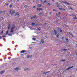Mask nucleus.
<instances>
[{"mask_svg":"<svg viewBox=\"0 0 77 77\" xmlns=\"http://www.w3.org/2000/svg\"><path fill=\"white\" fill-rule=\"evenodd\" d=\"M70 9H71V10H73V8H70Z\"/></svg>","mask_w":77,"mask_h":77,"instance_id":"ea45409f","label":"nucleus"},{"mask_svg":"<svg viewBox=\"0 0 77 77\" xmlns=\"http://www.w3.org/2000/svg\"><path fill=\"white\" fill-rule=\"evenodd\" d=\"M44 40L43 39H41L40 44L41 45H42L44 44Z\"/></svg>","mask_w":77,"mask_h":77,"instance_id":"7ed1b4c3","label":"nucleus"},{"mask_svg":"<svg viewBox=\"0 0 77 77\" xmlns=\"http://www.w3.org/2000/svg\"><path fill=\"white\" fill-rule=\"evenodd\" d=\"M65 26L66 27H68V26H67L65 24Z\"/></svg>","mask_w":77,"mask_h":77,"instance_id":"79ce46f5","label":"nucleus"},{"mask_svg":"<svg viewBox=\"0 0 77 77\" xmlns=\"http://www.w3.org/2000/svg\"><path fill=\"white\" fill-rule=\"evenodd\" d=\"M58 14H59V15H60V12H59Z\"/></svg>","mask_w":77,"mask_h":77,"instance_id":"4d7b16f0","label":"nucleus"},{"mask_svg":"<svg viewBox=\"0 0 77 77\" xmlns=\"http://www.w3.org/2000/svg\"><path fill=\"white\" fill-rule=\"evenodd\" d=\"M3 37H6L5 36V35H4V36H3Z\"/></svg>","mask_w":77,"mask_h":77,"instance_id":"338daca9","label":"nucleus"},{"mask_svg":"<svg viewBox=\"0 0 77 77\" xmlns=\"http://www.w3.org/2000/svg\"><path fill=\"white\" fill-rule=\"evenodd\" d=\"M12 11L11 10L10 11V13H8V14H11V12Z\"/></svg>","mask_w":77,"mask_h":77,"instance_id":"72a5a7b5","label":"nucleus"},{"mask_svg":"<svg viewBox=\"0 0 77 77\" xmlns=\"http://www.w3.org/2000/svg\"><path fill=\"white\" fill-rule=\"evenodd\" d=\"M50 72V71L46 72V73H48V72Z\"/></svg>","mask_w":77,"mask_h":77,"instance_id":"13d9d810","label":"nucleus"},{"mask_svg":"<svg viewBox=\"0 0 77 77\" xmlns=\"http://www.w3.org/2000/svg\"><path fill=\"white\" fill-rule=\"evenodd\" d=\"M12 6V5H10L9 7L10 8H11Z\"/></svg>","mask_w":77,"mask_h":77,"instance_id":"2f4dec72","label":"nucleus"},{"mask_svg":"<svg viewBox=\"0 0 77 77\" xmlns=\"http://www.w3.org/2000/svg\"><path fill=\"white\" fill-rule=\"evenodd\" d=\"M19 15H20V14L18 13V12H17L15 14L14 16H16V15H17V16H19Z\"/></svg>","mask_w":77,"mask_h":77,"instance_id":"6e6552de","label":"nucleus"},{"mask_svg":"<svg viewBox=\"0 0 77 77\" xmlns=\"http://www.w3.org/2000/svg\"><path fill=\"white\" fill-rule=\"evenodd\" d=\"M24 7V8H26L27 7V5H25Z\"/></svg>","mask_w":77,"mask_h":77,"instance_id":"8fccbe9b","label":"nucleus"},{"mask_svg":"<svg viewBox=\"0 0 77 77\" xmlns=\"http://www.w3.org/2000/svg\"><path fill=\"white\" fill-rule=\"evenodd\" d=\"M66 61V60H62V62H65Z\"/></svg>","mask_w":77,"mask_h":77,"instance_id":"7c9ffc66","label":"nucleus"},{"mask_svg":"<svg viewBox=\"0 0 77 77\" xmlns=\"http://www.w3.org/2000/svg\"><path fill=\"white\" fill-rule=\"evenodd\" d=\"M66 1H63V3H65H65H66Z\"/></svg>","mask_w":77,"mask_h":77,"instance_id":"37998d69","label":"nucleus"},{"mask_svg":"<svg viewBox=\"0 0 77 77\" xmlns=\"http://www.w3.org/2000/svg\"><path fill=\"white\" fill-rule=\"evenodd\" d=\"M3 17H1V18L2 19H3Z\"/></svg>","mask_w":77,"mask_h":77,"instance_id":"e2e57ef3","label":"nucleus"},{"mask_svg":"<svg viewBox=\"0 0 77 77\" xmlns=\"http://www.w3.org/2000/svg\"><path fill=\"white\" fill-rule=\"evenodd\" d=\"M5 5L6 6H8L9 5V4L8 3V2H7L5 4Z\"/></svg>","mask_w":77,"mask_h":77,"instance_id":"412c9836","label":"nucleus"},{"mask_svg":"<svg viewBox=\"0 0 77 77\" xmlns=\"http://www.w3.org/2000/svg\"><path fill=\"white\" fill-rule=\"evenodd\" d=\"M29 48H30V49H31V48H31L30 46H29Z\"/></svg>","mask_w":77,"mask_h":77,"instance_id":"6e6d98bb","label":"nucleus"},{"mask_svg":"<svg viewBox=\"0 0 77 77\" xmlns=\"http://www.w3.org/2000/svg\"><path fill=\"white\" fill-rule=\"evenodd\" d=\"M48 5H49V6H50V5H51V4H50V3H48Z\"/></svg>","mask_w":77,"mask_h":77,"instance_id":"473e14b6","label":"nucleus"},{"mask_svg":"<svg viewBox=\"0 0 77 77\" xmlns=\"http://www.w3.org/2000/svg\"><path fill=\"white\" fill-rule=\"evenodd\" d=\"M15 26L14 25H13L12 26L10 31V32L11 33H12L14 32V28H15Z\"/></svg>","mask_w":77,"mask_h":77,"instance_id":"f257e3e1","label":"nucleus"},{"mask_svg":"<svg viewBox=\"0 0 77 77\" xmlns=\"http://www.w3.org/2000/svg\"><path fill=\"white\" fill-rule=\"evenodd\" d=\"M57 38H60V36H59V35L58 34L56 35Z\"/></svg>","mask_w":77,"mask_h":77,"instance_id":"f3484780","label":"nucleus"},{"mask_svg":"<svg viewBox=\"0 0 77 77\" xmlns=\"http://www.w3.org/2000/svg\"><path fill=\"white\" fill-rule=\"evenodd\" d=\"M5 72V71L3 70L2 71L0 72V74H3Z\"/></svg>","mask_w":77,"mask_h":77,"instance_id":"ddd939ff","label":"nucleus"},{"mask_svg":"<svg viewBox=\"0 0 77 77\" xmlns=\"http://www.w3.org/2000/svg\"><path fill=\"white\" fill-rule=\"evenodd\" d=\"M72 16L73 17V20H77V18L76 17V16L75 15H72Z\"/></svg>","mask_w":77,"mask_h":77,"instance_id":"f03ea898","label":"nucleus"},{"mask_svg":"<svg viewBox=\"0 0 77 77\" xmlns=\"http://www.w3.org/2000/svg\"><path fill=\"white\" fill-rule=\"evenodd\" d=\"M73 66H71V67H69L67 68L66 69V70L67 71V70H69V69H71V68H73Z\"/></svg>","mask_w":77,"mask_h":77,"instance_id":"423d86ee","label":"nucleus"},{"mask_svg":"<svg viewBox=\"0 0 77 77\" xmlns=\"http://www.w3.org/2000/svg\"><path fill=\"white\" fill-rule=\"evenodd\" d=\"M27 57V58H28V59H29V58H31V57H32V56L31 55H29Z\"/></svg>","mask_w":77,"mask_h":77,"instance_id":"2eb2a0df","label":"nucleus"},{"mask_svg":"<svg viewBox=\"0 0 77 77\" xmlns=\"http://www.w3.org/2000/svg\"><path fill=\"white\" fill-rule=\"evenodd\" d=\"M41 14H42V13H39L38 15H41Z\"/></svg>","mask_w":77,"mask_h":77,"instance_id":"4c0bfd02","label":"nucleus"},{"mask_svg":"<svg viewBox=\"0 0 77 77\" xmlns=\"http://www.w3.org/2000/svg\"><path fill=\"white\" fill-rule=\"evenodd\" d=\"M25 52H26V51L25 50H23L20 52V53H25Z\"/></svg>","mask_w":77,"mask_h":77,"instance_id":"9d476101","label":"nucleus"},{"mask_svg":"<svg viewBox=\"0 0 77 77\" xmlns=\"http://www.w3.org/2000/svg\"><path fill=\"white\" fill-rule=\"evenodd\" d=\"M58 9H59L60 10H62V8H58Z\"/></svg>","mask_w":77,"mask_h":77,"instance_id":"f704fd0d","label":"nucleus"},{"mask_svg":"<svg viewBox=\"0 0 77 77\" xmlns=\"http://www.w3.org/2000/svg\"><path fill=\"white\" fill-rule=\"evenodd\" d=\"M15 13V10H14L11 13L12 14H11V15H13V14H14Z\"/></svg>","mask_w":77,"mask_h":77,"instance_id":"f8f14e48","label":"nucleus"},{"mask_svg":"<svg viewBox=\"0 0 77 77\" xmlns=\"http://www.w3.org/2000/svg\"><path fill=\"white\" fill-rule=\"evenodd\" d=\"M61 3H63V1L61 2Z\"/></svg>","mask_w":77,"mask_h":77,"instance_id":"0e129e2a","label":"nucleus"},{"mask_svg":"<svg viewBox=\"0 0 77 77\" xmlns=\"http://www.w3.org/2000/svg\"><path fill=\"white\" fill-rule=\"evenodd\" d=\"M54 35H57V31L56 30H54Z\"/></svg>","mask_w":77,"mask_h":77,"instance_id":"20e7f679","label":"nucleus"},{"mask_svg":"<svg viewBox=\"0 0 77 77\" xmlns=\"http://www.w3.org/2000/svg\"><path fill=\"white\" fill-rule=\"evenodd\" d=\"M67 49H64L63 50V51H66V50H67Z\"/></svg>","mask_w":77,"mask_h":77,"instance_id":"58836bf2","label":"nucleus"},{"mask_svg":"<svg viewBox=\"0 0 77 77\" xmlns=\"http://www.w3.org/2000/svg\"><path fill=\"white\" fill-rule=\"evenodd\" d=\"M57 15V16L58 17H59V15H58V14H56Z\"/></svg>","mask_w":77,"mask_h":77,"instance_id":"a18cd8bd","label":"nucleus"},{"mask_svg":"<svg viewBox=\"0 0 77 77\" xmlns=\"http://www.w3.org/2000/svg\"><path fill=\"white\" fill-rule=\"evenodd\" d=\"M37 29L38 30H39V31H40V30H41V29H40L39 28H37Z\"/></svg>","mask_w":77,"mask_h":77,"instance_id":"a878e982","label":"nucleus"},{"mask_svg":"<svg viewBox=\"0 0 77 77\" xmlns=\"http://www.w3.org/2000/svg\"><path fill=\"white\" fill-rule=\"evenodd\" d=\"M33 8H35V6H33Z\"/></svg>","mask_w":77,"mask_h":77,"instance_id":"bf43d9fd","label":"nucleus"},{"mask_svg":"<svg viewBox=\"0 0 77 77\" xmlns=\"http://www.w3.org/2000/svg\"><path fill=\"white\" fill-rule=\"evenodd\" d=\"M32 43H34V44H36L37 43L36 42H33Z\"/></svg>","mask_w":77,"mask_h":77,"instance_id":"09e8293b","label":"nucleus"},{"mask_svg":"<svg viewBox=\"0 0 77 77\" xmlns=\"http://www.w3.org/2000/svg\"><path fill=\"white\" fill-rule=\"evenodd\" d=\"M33 18H36V16L35 15H34L32 16Z\"/></svg>","mask_w":77,"mask_h":77,"instance_id":"aec40b11","label":"nucleus"},{"mask_svg":"<svg viewBox=\"0 0 77 77\" xmlns=\"http://www.w3.org/2000/svg\"><path fill=\"white\" fill-rule=\"evenodd\" d=\"M57 8H59V7H60V6H57Z\"/></svg>","mask_w":77,"mask_h":77,"instance_id":"052dcab7","label":"nucleus"},{"mask_svg":"<svg viewBox=\"0 0 77 77\" xmlns=\"http://www.w3.org/2000/svg\"><path fill=\"white\" fill-rule=\"evenodd\" d=\"M56 4L57 5H58V6H60V3H59L58 2L56 3Z\"/></svg>","mask_w":77,"mask_h":77,"instance_id":"a211bd4d","label":"nucleus"},{"mask_svg":"<svg viewBox=\"0 0 77 77\" xmlns=\"http://www.w3.org/2000/svg\"><path fill=\"white\" fill-rule=\"evenodd\" d=\"M3 31H2L1 33H0L1 35H2L3 34Z\"/></svg>","mask_w":77,"mask_h":77,"instance_id":"c85d7f7f","label":"nucleus"},{"mask_svg":"<svg viewBox=\"0 0 77 77\" xmlns=\"http://www.w3.org/2000/svg\"><path fill=\"white\" fill-rule=\"evenodd\" d=\"M37 11H44V9L42 8H37Z\"/></svg>","mask_w":77,"mask_h":77,"instance_id":"0eeeda50","label":"nucleus"},{"mask_svg":"<svg viewBox=\"0 0 77 77\" xmlns=\"http://www.w3.org/2000/svg\"><path fill=\"white\" fill-rule=\"evenodd\" d=\"M47 1H44V3H47Z\"/></svg>","mask_w":77,"mask_h":77,"instance_id":"e433bc0d","label":"nucleus"},{"mask_svg":"<svg viewBox=\"0 0 77 77\" xmlns=\"http://www.w3.org/2000/svg\"><path fill=\"white\" fill-rule=\"evenodd\" d=\"M33 17L31 18V20L32 19H33Z\"/></svg>","mask_w":77,"mask_h":77,"instance_id":"5fc2aeb1","label":"nucleus"},{"mask_svg":"<svg viewBox=\"0 0 77 77\" xmlns=\"http://www.w3.org/2000/svg\"><path fill=\"white\" fill-rule=\"evenodd\" d=\"M53 11H56V10H55V9H53Z\"/></svg>","mask_w":77,"mask_h":77,"instance_id":"3c124183","label":"nucleus"},{"mask_svg":"<svg viewBox=\"0 0 77 77\" xmlns=\"http://www.w3.org/2000/svg\"><path fill=\"white\" fill-rule=\"evenodd\" d=\"M43 2V1H42V0L41 1V2Z\"/></svg>","mask_w":77,"mask_h":77,"instance_id":"680f3d73","label":"nucleus"},{"mask_svg":"<svg viewBox=\"0 0 77 77\" xmlns=\"http://www.w3.org/2000/svg\"><path fill=\"white\" fill-rule=\"evenodd\" d=\"M62 39L64 40V38L63 37H62Z\"/></svg>","mask_w":77,"mask_h":77,"instance_id":"c03bdc74","label":"nucleus"},{"mask_svg":"<svg viewBox=\"0 0 77 77\" xmlns=\"http://www.w3.org/2000/svg\"><path fill=\"white\" fill-rule=\"evenodd\" d=\"M31 24L32 25H35V23H32Z\"/></svg>","mask_w":77,"mask_h":77,"instance_id":"bb28decb","label":"nucleus"},{"mask_svg":"<svg viewBox=\"0 0 77 77\" xmlns=\"http://www.w3.org/2000/svg\"><path fill=\"white\" fill-rule=\"evenodd\" d=\"M30 69L29 68H26V69H24V71H29Z\"/></svg>","mask_w":77,"mask_h":77,"instance_id":"9b49d317","label":"nucleus"},{"mask_svg":"<svg viewBox=\"0 0 77 77\" xmlns=\"http://www.w3.org/2000/svg\"><path fill=\"white\" fill-rule=\"evenodd\" d=\"M38 26V25L37 24H35V26Z\"/></svg>","mask_w":77,"mask_h":77,"instance_id":"c9c22d12","label":"nucleus"},{"mask_svg":"<svg viewBox=\"0 0 77 77\" xmlns=\"http://www.w3.org/2000/svg\"><path fill=\"white\" fill-rule=\"evenodd\" d=\"M76 70L77 71V69H76Z\"/></svg>","mask_w":77,"mask_h":77,"instance_id":"774afa93","label":"nucleus"},{"mask_svg":"<svg viewBox=\"0 0 77 77\" xmlns=\"http://www.w3.org/2000/svg\"><path fill=\"white\" fill-rule=\"evenodd\" d=\"M9 14H8L7 16V17H9Z\"/></svg>","mask_w":77,"mask_h":77,"instance_id":"864d4df0","label":"nucleus"},{"mask_svg":"<svg viewBox=\"0 0 77 77\" xmlns=\"http://www.w3.org/2000/svg\"><path fill=\"white\" fill-rule=\"evenodd\" d=\"M66 40V41H69V40H68V39L67 38H65Z\"/></svg>","mask_w":77,"mask_h":77,"instance_id":"5701e85b","label":"nucleus"},{"mask_svg":"<svg viewBox=\"0 0 77 77\" xmlns=\"http://www.w3.org/2000/svg\"><path fill=\"white\" fill-rule=\"evenodd\" d=\"M0 39H2V37L0 36Z\"/></svg>","mask_w":77,"mask_h":77,"instance_id":"603ef678","label":"nucleus"},{"mask_svg":"<svg viewBox=\"0 0 77 77\" xmlns=\"http://www.w3.org/2000/svg\"><path fill=\"white\" fill-rule=\"evenodd\" d=\"M47 73L46 72H44V74H45V75H46V73Z\"/></svg>","mask_w":77,"mask_h":77,"instance_id":"de8ad7c7","label":"nucleus"},{"mask_svg":"<svg viewBox=\"0 0 77 77\" xmlns=\"http://www.w3.org/2000/svg\"><path fill=\"white\" fill-rule=\"evenodd\" d=\"M63 19H65V17H63Z\"/></svg>","mask_w":77,"mask_h":77,"instance_id":"69168bd1","label":"nucleus"},{"mask_svg":"<svg viewBox=\"0 0 77 77\" xmlns=\"http://www.w3.org/2000/svg\"><path fill=\"white\" fill-rule=\"evenodd\" d=\"M57 29H58V30H59V32H61V33H62V30H61V29H60V28L59 27H58Z\"/></svg>","mask_w":77,"mask_h":77,"instance_id":"39448f33","label":"nucleus"},{"mask_svg":"<svg viewBox=\"0 0 77 77\" xmlns=\"http://www.w3.org/2000/svg\"><path fill=\"white\" fill-rule=\"evenodd\" d=\"M69 35H70L71 36H72V37H73V35H72V33H71L70 32H69Z\"/></svg>","mask_w":77,"mask_h":77,"instance_id":"dca6fc26","label":"nucleus"},{"mask_svg":"<svg viewBox=\"0 0 77 77\" xmlns=\"http://www.w3.org/2000/svg\"><path fill=\"white\" fill-rule=\"evenodd\" d=\"M62 10H63V11H65V8H62Z\"/></svg>","mask_w":77,"mask_h":77,"instance_id":"a19ab883","label":"nucleus"},{"mask_svg":"<svg viewBox=\"0 0 77 77\" xmlns=\"http://www.w3.org/2000/svg\"><path fill=\"white\" fill-rule=\"evenodd\" d=\"M38 7H39V8H41V6H42V5H41L40 4H38Z\"/></svg>","mask_w":77,"mask_h":77,"instance_id":"b1692460","label":"nucleus"},{"mask_svg":"<svg viewBox=\"0 0 77 77\" xmlns=\"http://www.w3.org/2000/svg\"><path fill=\"white\" fill-rule=\"evenodd\" d=\"M11 24H10L8 26V30H10V28H11Z\"/></svg>","mask_w":77,"mask_h":77,"instance_id":"4468645a","label":"nucleus"},{"mask_svg":"<svg viewBox=\"0 0 77 77\" xmlns=\"http://www.w3.org/2000/svg\"><path fill=\"white\" fill-rule=\"evenodd\" d=\"M14 71H18L19 70V69L17 67V68H14Z\"/></svg>","mask_w":77,"mask_h":77,"instance_id":"1a4fd4ad","label":"nucleus"},{"mask_svg":"<svg viewBox=\"0 0 77 77\" xmlns=\"http://www.w3.org/2000/svg\"><path fill=\"white\" fill-rule=\"evenodd\" d=\"M19 1H20V0H17V2H19Z\"/></svg>","mask_w":77,"mask_h":77,"instance_id":"49530a36","label":"nucleus"},{"mask_svg":"<svg viewBox=\"0 0 77 77\" xmlns=\"http://www.w3.org/2000/svg\"><path fill=\"white\" fill-rule=\"evenodd\" d=\"M32 40H33V41H35V40H36V38H33Z\"/></svg>","mask_w":77,"mask_h":77,"instance_id":"cd10ccee","label":"nucleus"},{"mask_svg":"<svg viewBox=\"0 0 77 77\" xmlns=\"http://www.w3.org/2000/svg\"><path fill=\"white\" fill-rule=\"evenodd\" d=\"M65 5H69V4L68 3H67V2H66V3H65Z\"/></svg>","mask_w":77,"mask_h":77,"instance_id":"4be33fe9","label":"nucleus"},{"mask_svg":"<svg viewBox=\"0 0 77 77\" xmlns=\"http://www.w3.org/2000/svg\"><path fill=\"white\" fill-rule=\"evenodd\" d=\"M3 13V11H1L0 12V16Z\"/></svg>","mask_w":77,"mask_h":77,"instance_id":"393cba45","label":"nucleus"},{"mask_svg":"<svg viewBox=\"0 0 77 77\" xmlns=\"http://www.w3.org/2000/svg\"><path fill=\"white\" fill-rule=\"evenodd\" d=\"M8 36H12V34L11 33H9L8 35Z\"/></svg>","mask_w":77,"mask_h":77,"instance_id":"c756f323","label":"nucleus"},{"mask_svg":"<svg viewBox=\"0 0 77 77\" xmlns=\"http://www.w3.org/2000/svg\"><path fill=\"white\" fill-rule=\"evenodd\" d=\"M8 33H9V30H8L5 33V35H7V34H8Z\"/></svg>","mask_w":77,"mask_h":77,"instance_id":"6ab92c4d","label":"nucleus"}]
</instances>
